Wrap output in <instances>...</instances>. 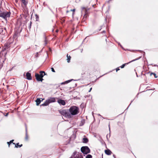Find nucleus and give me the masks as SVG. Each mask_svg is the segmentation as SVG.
<instances>
[{
  "mask_svg": "<svg viewBox=\"0 0 158 158\" xmlns=\"http://www.w3.org/2000/svg\"><path fill=\"white\" fill-rule=\"evenodd\" d=\"M68 111L69 113V116L71 118L73 116L76 115L79 113V109L78 107L73 106L70 107Z\"/></svg>",
  "mask_w": 158,
  "mask_h": 158,
  "instance_id": "f257e3e1",
  "label": "nucleus"
},
{
  "mask_svg": "<svg viewBox=\"0 0 158 158\" xmlns=\"http://www.w3.org/2000/svg\"><path fill=\"white\" fill-rule=\"evenodd\" d=\"M81 9V13L82 14H84L83 19L84 20H85L88 16V11L89 10V9L85 7H82Z\"/></svg>",
  "mask_w": 158,
  "mask_h": 158,
  "instance_id": "f03ea898",
  "label": "nucleus"
},
{
  "mask_svg": "<svg viewBox=\"0 0 158 158\" xmlns=\"http://www.w3.org/2000/svg\"><path fill=\"white\" fill-rule=\"evenodd\" d=\"M11 13L10 11L4 12L0 13V17H1L6 20L7 18H9L10 16Z\"/></svg>",
  "mask_w": 158,
  "mask_h": 158,
  "instance_id": "7ed1b4c3",
  "label": "nucleus"
},
{
  "mask_svg": "<svg viewBox=\"0 0 158 158\" xmlns=\"http://www.w3.org/2000/svg\"><path fill=\"white\" fill-rule=\"evenodd\" d=\"M81 151L82 153L85 154H87L90 152V149L87 146L82 147L81 148Z\"/></svg>",
  "mask_w": 158,
  "mask_h": 158,
  "instance_id": "20e7f679",
  "label": "nucleus"
},
{
  "mask_svg": "<svg viewBox=\"0 0 158 158\" xmlns=\"http://www.w3.org/2000/svg\"><path fill=\"white\" fill-rule=\"evenodd\" d=\"M60 113L61 115L64 116H65L68 118H70V117L69 116V112H67L65 110H62L60 111Z\"/></svg>",
  "mask_w": 158,
  "mask_h": 158,
  "instance_id": "39448f33",
  "label": "nucleus"
},
{
  "mask_svg": "<svg viewBox=\"0 0 158 158\" xmlns=\"http://www.w3.org/2000/svg\"><path fill=\"white\" fill-rule=\"evenodd\" d=\"M10 44L8 42H7L5 44L4 46L2 48V51H4L6 50L7 49L9 48L10 47Z\"/></svg>",
  "mask_w": 158,
  "mask_h": 158,
  "instance_id": "423d86ee",
  "label": "nucleus"
},
{
  "mask_svg": "<svg viewBox=\"0 0 158 158\" xmlns=\"http://www.w3.org/2000/svg\"><path fill=\"white\" fill-rule=\"evenodd\" d=\"M35 76L36 77V79L37 81H42L43 80H44L43 78L41 79V77H40V76L39 75V74L35 73Z\"/></svg>",
  "mask_w": 158,
  "mask_h": 158,
  "instance_id": "0eeeda50",
  "label": "nucleus"
},
{
  "mask_svg": "<svg viewBox=\"0 0 158 158\" xmlns=\"http://www.w3.org/2000/svg\"><path fill=\"white\" fill-rule=\"evenodd\" d=\"M140 58V57L136 58V59H135V60H133L130 61V62H128V63H125V64H123V65H122L120 67L121 68H123L124 67V66H125L126 64H128L129 63H131V62H133V61H135V60H137L139 59Z\"/></svg>",
  "mask_w": 158,
  "mask_h": 158,
  "instance_id": "6e6552de",
  "label": "nucleus"
},
{
  "mask_svg": "<svg viewBox=\"0 0 158 158\" xmlns=\"http://www.w3.org/2000/svg\"><path fill=\"white\" fill-rule=\"evenodd\" d=\"M26 76L27 77L26 78L27 80H31L32 79V77L31 74L29 72H27V73Z\"/></svg>",
  "mask_w": 158,
  "mask_h": 158,
  "instance_id": "1a4fd4ad",
  "label": "nucleus"
},
{
  "mask_svg": "<svg viewBox=\"0 0 158 158\" xmlns=\"http://www.w3.org/2000/svg\"><path fill=\"white\" fill-rule=\"evenodd\" d=\"M58 102L60 104L62 105H64L65 104V102L64 100L61 99L58 100Z\"/></svg>",
  "mask_w": 158,
  "mask_h": 158,
  "instance_id": "9d476101",
  "label": "nucleus"
},
{
  "mask_svg": "<svg viewBox=\"0 0 158 158\" xmlns=\"http://www.w3.org/2000/svg\"><path fill=\"white\" fill-rule=\"evenodd\" d=\"M79 153L78 152H75L73 153L72 156L69 158H76L77 156V155H78Z\"/></svg>",
  "mask_w": 158,
  "mask_h": 158,
  "instance_id": "9b49d317",
  "label": "nucleus"
},
{
  "mask_svg": "<svg viewBox=\"0 0 158 158\" xmlns=\"http://www.w3.org/2000/svg\"><path fill=\"white\" fill-rule=\"evenodd\" d=\"M47 100L48 101V102H49V103L52 102H55V98H54L51 97L50 98L48 99Z\"/></svg>",
  "mask_w": 158,
  "mask_h": 158,
  "instance_id": "f8f14e48",
  "label": "nucleus"
},
{
  "mask_svg": "<svg viewBox=\"0 0 158 158\" xmlns=\"http://www.w3.org/2000/svg\"><path fill=\"white\" fill-rule=\"evenodd\" d=\"M21 1L24 7H26L28 3L27 0H21Z\"/></svg>",
  "mask_w": 158,
  "mask_h": 158,
  "instance_id": "ddd939ff",
  "label": "nucleus"
},
{
  "mask_svg": "<svg viewBox=\"0 0 158 158\" xmlns=\"http://www.w3.org/2000/svg\"><path fill=\"white\" fill-rule=\"evenodd\" d=\"M44 99H42V100H40V99L39 98H38L36 99V100L35 101V102H36V105L37 106H38L39 105V104L40 103L41 101H42L43 100H44Z\"/></svg>",
  "mask_w": 158,
  "mask_h": 158,
  "instance_id": "4468645a",
  "label": "nucleus"
},
{
  "mask_svg": "<svg viewBox=\"0 0 158 158\" xmlns=\"http://www.w3.org/2000/svg\"><path fill=\"white\" fill-rule=\"evenodd\" d=\"M40 74H39V75H40L41 79L43 78L44 76L45 75V72L44 71H40Z\"/></svg>",
  "mask_w": 158,
  "mask_h": 158,
  "instance_id": "2eb2a0df",
  "label": "nucleus"
},
{
  "mask_svg": "<svg viewBox=\"0 0 158 158\" xmlns=\"http://www.w3.org/2000/svg\"><path fill=\"white\" fill-rule=\"evenodd\" d=\"M105 153L108 155H110L112 153V152L110 150L108 149L105 150Z\"/></svg>",
  "mask_w": 158,
  "mask_h": 158,
  "instance_id": "dca6fc26",
  "label": "nucleus"
},
{
  "mask_svg": "<svg viewBox=\"0 0 158 158\" xmlns=\"http://www.w3.org/2000/svg\"><path fill=\"white\" fill-rule=\"evenodd\" d=\"M47 100H46L43 104L41 105V106H48L49 104V102Z\"/></svg>",
  "mask_w": 158,
  "mask_h": 158,
  "instance_id": "f3484780",
  "label": "nucleus"
},
{
  "mask_svg": "<svg viewBox=\"0 0 158 158\" xmlns=\"http://www.w3.org/2000/svg\"><path fill=\"white\" fill-rule=\"evenodd\" d=\"M13 144H14L15 145V147L18 148V147H21L23 145L22 144L21 145H19V143H17L16 144H15V143H13Z\"/></svg>",
  "mask_w": 158,
  "mask_h": 158,
  "instance_id": "a211bd4d",
  "label": "nucleus"
},
{
  "mask_svg": "<svg viewBox=\"0 0 158 158\" xmlns=\"http://www.w3.org/2000/svg\"><path fill=\"white\" fill-rule=\"evenodd\" d=\"M83 142L84 143H86L88 142V139L86 138H84L83 139Z\"/></svg>",
  "mask_w": 158,
  "mask_h": 158,
  "instance_id": "6ab92c4d",
  "label": "nucleus"
},
{
  "mask_svg": "<svg viewBox=\"0 0 158 158\" xmlns=\"http://www.w3.org/2000/svg\"><path fill=\"white\" fill-rule=\"evenodd\" d=\"M67 62L68 63H69L70 61V60L71 59V57L69 56H68V54H67Z\"/></svg>",
  "mask_w": 158,
  "mask_h": 158,
  "instance_id": "aec40b11",
  "label": "nucleus"
},
{
  "mask_svg": "<svg viewBox=\"0 0 158 158\" xmlns=\"http://www.w3.org/2000/svg\"><path fill=\"white\" fill-rule=\"evenodd\" d=\"M72 80H68V81H65L64 82H63L62 83V84H65V83H68L69 82H70L71 81H72Z\"/></svg>",
  "mask_w": 158,
  "mask_h": 158,
  "instance_id": "412c9836",
  "label": "nucleus"
},
{
  "mask_svg": "<svg viewBox=\"0 0 158 158\" xmlns=\"http://www.w3.org/2000/svg\"><path fill=\"white\" fill-rule=\"evenodd\" d=\"M86 158H92V156L90 154H88L86 156Z\"/></svg>",
  "mask_w": 158,
  "mask_h": 158,
  "instance_id": "4be33fe9",
  "label": "nucleus"
},
{
  "mask_svg": "<svg viewBox=\"0 0 158 158\" xmlns=\"http://www.w3.org/2000/svg\"><path fill=\"white\" fill-rule=\"evenodd\" d=\"M25 139L26 140H27L28 139V136H27V129H26V134Z\"/></svg>",
  "mask_w": 158,
  "mask_h": 158,
  "instance_id": "5701e85b",
  "label": "nucleus"
},
{
  "mask_svg": "<svg viewBox=\"0 0 158 158\" xmlns=\"http://www.w3.org/2000/svg\"><path fill=\"white\" fill-rule=\"evenodd\" d=\"M153 75L154 76V77H155V78H157V76H156V74L155 73H151L150 74V75Z\"/></svg>",
  "mask_w": 158,
  "mask_h": 158,
  "instance_id": "b1692460",
  "label": "nucleus"
},
{
  "mask_svg": "<svg viewBox=\"0 0 158 158\" xmlns=\"http://www.w3.org/2000/svg\"><path fill=\"white\" fill-rule=\"evenodd\" d=\"M47 44V41L46 40V38H45V40H44V44L45 45H46Z\"/></svg>",
  "mask_w": 158,
  "mask_h": 158,
  "instance_id": "393cba45",
  "label": "nucleus"
},
{
  "mask_svg": "<svg viewBox=\"0 0 158 158\" xmlns=\"http://www.w3.org/2000/svg\"><path fill=\"white\" fill-rule=\"evenodd\" d=\"M52 71L53 72H55V71L53 68H51Z\"/></svg>",
  "mask_w": 158,
  "mask_h": 158,
  "instance_id": "a878e982",
  "label": "nucleus"
},
{
  "mask_svg": "<svg viewBox=\"0 0 158 158\" xmlns=\"http://www.w3.org/2000/svg\"><path fill=\"white\" fill-rule=\"evenodd\" d=\"M75 9H73V10H71V11H73V15H74V11H75Z\"/></svg>",
  "mask_w": 158,
  "mask_h": 158,
  "instance_id": "bb28decb",
  "label": "nucleus"
},
{
  "mask_svg": "<svg viewBox=\"0 0 158 158\" xmlns=\"http://www.w3.org/2000/svg\"><path fill=\"white\" fill-rule=\"evenodd\" d=\"M38 56H39V53H38V52H37L36 53V55H35V56L36 57H38Z\"/></svg>",
  "mask_w": 158,
  "mask_h": 158,
  "instance_id": "cd10ccee",
  "label": "nucleus"
},
{
  "mask_svg": "<svg viewBox=\"0 0 158 158\" xmlns=\"http://www.w3.org/2000/svg\"><path fill=\"white\" fill-rule=\"evenodd\" d=\"M14 141V140L13 139V140H11L10 141V143H13V141Z\"/></svg>",
  "mask_w": 158,
  "mask_h": 158,
  "instance_id": "c85d7f7f",
  "label": "nucleus"
},
{
  "mask_svg": "<svg viewBox=\"0 0 158 158\" xmlns=\"http://www.w3.org/2000/svg\"><path fill=\"white\" fill-rule=\"evenodd\" d=\"M35 17H36V19H37L39 18L38 16L37 15H35Z\"/></svg>",
  "mask_w": 158,
  "mask_h": 158,
  "instance_id": "c756f323",
  "label": "nucleus"
},
{
  "mask_svg": "<svg viewBox=\"0 0 158 158\" xmlns=\"http://www.w3.org/2000/svg\"><path fill=\"white\" fill-rule=\"evenodd\" d=\"M7 144H8L9 145V146L10 145V142H7Z\"/></svg>",
  "mask_w": 158,
  "mask_h": 158,
  "instance_id": "7c9ffc66",
  "label": "nucleus"
},
{
  "mask_svg": "<svg viewBox=\"0 0 158 158\" xmlns=\"http://www.w3.org/2000/svg\"><path fill=\"white\" fill-rule=\"evenodd\" d=\"M92 89V88H91L89 90V92H90V91H91V89Z\"/></svg>",
  "mask_w": 158,
  "mask_h": 158,
  "instance_id": "2f4dec72",
  "label": "nucleus"
},
{
  "mask_svg": "<svg viewBox=\"0 0 158 158\" xmlns=\"http://www.w3.org/2000/svg\"><path fill=\"white\" fill-rule=\"evenodd\" d=\"M49 50L50 51H52L51 49V48H49Z\"/></svg>",
  "mask_w": 158,
  "mask_h": 158,
  "instance_id": "473e14b6",
  "label": "nucleus"
},
{
  "mask_svg": "<svg viewBox=\"0 0 158 158\" xmlns=\"http://www.w3.org/2000/svg\"><path fill=\"white\" fill-rule=\"evenodd\" d=\"M119 70V69L118 68L117 69H116V71H117L118 70Z\"/></svg>",
  "mask_w": 158,
  "mask_h": 158,
  "instance_id": "72a5a7b5",
  "label": "nucleus"
},
{
  "mask_svg": "<svg viewBox=\"0 0 158 158\" xmlns=\"http://www.w3.org/2000/svg\"><path fill=\"white\" fill-rule=\"evenodd\" d=\"M8 115V113H7V114H6V116H7V115Z\"/></svg>",
  "mask_w": 158,
  "mask_h": 158,
  "instance_id": "f704fd0d",
  "label": "nucleus"
},
{
  "mask_svg": "<svg viewBox=\"0 0 158 158\" xmlns=\"http://www.w3.org/2000/svg\"><path fill=\"white\" fill-rule=\"evenodd\" d=\"M109 130H110V125H109Z\"/></svg>",
  "mask_w": 158,
  "mask_h": 158,
  "instance_id": "c9c22d12",
  "label": "nucleus"
},
{
  "mask_svg": "<svg viewBox=\"0 0 158 158\" xmlns=\"http://www.w3.org/2000/svg\"><path fill=\"white\" fill-rule=\"evenodd\" d=\"M16 35V33H15L14 36H15Z\"/></svg>",
  "mask_w": 158,
  "mask_h": 158,
  "instance_id": "e433bc0d",
  "label": "nucleus"
},
{
  "mask_svg": "<svg viewBox=\"0 0 158 158\" xmlns=\"http://www.w3.org/2000/svg\"><path fill=\"white\" fill-rule=\"evenodd\" d=\"M98 115H99V116H101V115L99 114H98Z\"/></svg>",
  "mask_w": 158,
  "mask_h": 158,
  "instance_id": "4c0bfd02",
  "label": "nucleus"
},
{
  "mask_svg": "<svg viewBox=\"0 0 158 158\" xmlns=\"http://www.w3.org/2000/svg\"><path fill=\"white\" fill-rule=\"evenodd\" d=\"M92 114L93 115V114H94V113H93V112H92Z\"/></svg>",
  "mask_w": 158,
  "mask_h": 158,
  "instance_id": "58836bf2",
  "label": "nucleus"
},
{
  "mask_svg": "<svg viewBox=\"0 0 158 158\" xmlns=\"http://www.w3.org/2000/svg\"><path fill=\"white\" fill-rule=\"evenodd\" d=\"M103 32H105V31H103Z\"/></svg>",
  "mask_w": 158,
  "mask_h": 158,
  "instance_id": "ea45409f",
  "label": "nucleus"
},
{
  "mask_svg": "<svg viewBox=\"0 0 158 158\" xmlns=\"http://www.w3.org/2000/svg\"><path fill=\"white\" fill-rule=\"evenodd\" d=\"M56 31L57 32L58 31V30H56Z\"/></svg>",
  "mask_w": 158,
  "mask_h": 158,
  "instance_id": "a19ab883",
  "label": "nucleus"
},
{
  "mask_svg": "<svg viewBox=\"0 0 158 158\" xmlns=\"http://www.w3.org/2000/svg\"><path fill=\"white\" fill-rule=\"evenodd\" d=\"M107 138V135L106 136Z\"/></svg>",
  "mask_w": 158,
  "mask_h": 158,
  "instance_id": "79ce46f5",
  "label": "nucleus"
},
{
  "mask_svg": "<svg viewBox=\"0 0 158 158\" xmlns=\"http://www.w3.org/2000/svg\"><path fill=\"white\" fill-rule=\"evenodd\" d=\"M81 157H82V156H81Z\"/></svg>",
  "mask_w": 158,
  "mask_h": 158,
  "instance_id": "37998d69",
  "label": "nucleus"
}]
</instances>
